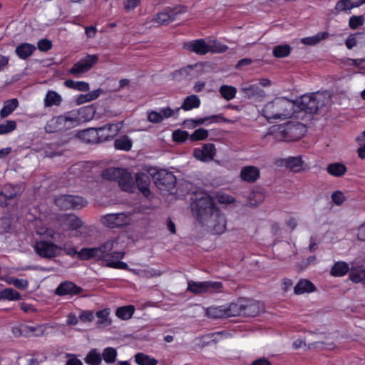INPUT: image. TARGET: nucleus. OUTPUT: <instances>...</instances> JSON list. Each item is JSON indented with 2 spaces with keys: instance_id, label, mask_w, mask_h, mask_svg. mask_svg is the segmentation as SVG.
I'll use <instances>...</instances> for the list:
<instances>
[{
  "instance_id": "1",
  "label": "nucleus",
  "mask_w": 365,
  "mask_h": 365,
  "mask_svg": "<svg viewBox=\"0 0 365 365\" xmlns=\"http://www.w3.org/2000/svg\"><path fill=\"white\" fill-rule=\"evenodd\" d=\"M191 210L193 215L205 225L212 234L220 235L226 230V220L214 206L213 199L205 192L194 195Z\"/></svg>"
},
{
  "instance_id": "2",
  "label": "nucleus",
  "mask_w": 365,
  "mask_h": 365,
  "mask_svg": "<svg viewBox=\"0 0 365 365\" xmlns=\"http://www.w3.org/2000/svg\"><path fill=\"white\" fill-rule=\"evenodd\" d=\"M296 104L294 101L284 98H275L267 103L259 112L268 121L274 120H284L292 118L295 112Z\"/></svg>"
},
{
  "instance_id": "3",
  "label": "nucleus",
  "mask_w": 365,
  "mask_h": 365,
  "mask_svg": "<svg viewBox=\"0 0 365 365\" xmlns=\"http://www.w3.org/2000/svg\"><path fill=\"white\" fill-rule=\"evenodd\" d=\"M103 179L118 182L120 188L125 192L134 193L135 184L132 173L127 168H109L102 172Z\"/></svg>"
},
{
  "instance_id": "4",
  "label": "nucleus",
  "mask_w": 365,
  "mask_h": 365,
  "mask_svg": "<svg viewBox=\"0 0 365 365\" xmlns=\"http://www.w3.org/2000/svg\"><path fill=\"white\" fill-rule=\"evenodd\" d=\"M120 128L119 123L107 124L98 128H91L83 130L80 137L88 143H102L116 136L120 132Z\"/></svg>"
},
{
  "instance_id": "5",
  "label": "nucleus",
  "mask_w": 365,
  "mask_h": 365,
  "mask_svg": "<svg viewBox=\"0 0 365 365\" xmlns=\"http://www.w3.org/2000/svg\"><path fill=\"white\" fill-rule=\"evenodd\" d=\"M36 253L43 258H53L61 256L63 253L73 256L76 253V249L67 244L57 245L51 241L39 240L35 243Z\"/></svg>"
},
{
  "instance_id": "6",
  "label": "nucleus",
  "mask_w": 365,
  "mask_h": 365,
  "mask_svg": "<svg viewBox=\"0 0 365 365\" xmlns=\"http://www.w3.org/2000/svg\"><path fill=\"white\" fill-rule=\"evenodd\" d=\"M331 96L328 91L304 94L298 102L299 107L307 113H314L329 102Z\"/></svg>"
},
{
  "instance_id": "7",
  "label": "nucleus",
  "mask_w": 365,
  "mask_h": 365,
  "mask_svg": "<svg viewBox=\"0 0 365 365\" xmlns=\"http://www.w3.org/2000/svg\"><path fill=\"white\" fill-rule=\"evenodd\" d=\"M117 244L115 240H108L103 246L93 248H83L79 252L76 250L79 259L87 260L94 258L98 260L105 261L108 252H110Z\"/></svg>"
},
{
  "instance_id": "8",
  "label": "nucleus",
  "mask_w": 365,
  "mask_h": 365,
  "mask_svg": "<svg viewBox=\"0 0 365 365\" xmlns=\"http://www.w3.org/2000/svg\"><path fill=\"white\" fill-rule=\"evenodd\" d=\"M155 174V168L148 165L145 166L143 171L138 172L135 174L134 181L135 189L138 188L145 197H148L151 193L150 190V176L154 177Z\"/></svg>"
},
{
  "instance_id": "9",
  "label": "nucleus",
  "mask_w": 365,
  "mask_h": 365,
  "mask_svg": "<svg viewBox=\"0 0 365 365\" xmlns=\"http://www.w3.org/2000/svg\"><path fill=\"white\" fill-rule=\"evenodd\" d=\"M185 12H187V8L184 6L179 5L175 7H170L157 14L152 19V22L157 26L167 25L175 21L178 15Z\"/></svg>"
},
{
  "instance_id": "10",
  "label": "nucleus",
  "mask_w": 365,
  "mask_h": 365,
  "mask_svg": "<svg viewBox=\"0 0 365 365\" xmlns=\"http://www.w3.org/2000/svg\"><path fill=\"white\" fill-rule=\"evenodd\" d=\"M72 117L68 112L62 115L55 116L48 120L45 126V130L48 133H56L63 131L75 127L73 125Z\"/></svg>"
},
{
  "instance_id": "11",
  "label": "nucleus",
  "mask_w": 365,
  "mask_h": 365,
  "mask_svg": "<svg viewBox=\"0 0 365 365\" xmlns=\"http://www.w3.org/2000/svg\"><path fill=\"white\" fill-rule=\"evenodd\" d=\"M66 231H71L70 236L86 237L89 235L91 229L85 225L82 220L76 215H68L65 220Z\"/></svg>"
},
{
  "instance_id": "12",
  "label": "nucleus",
  "mask_w": 365,
  "mask_h": 365,
  "mask_svg": "<svg viewBox=\"0 0 365 365\" xmlns=\"http://www.w3.org/2000/svg\"><path fill=\"white\" fill-rule=\"evenodd\" d=\"M103 223L111 228L130 225L133 222V215L129 212L108 214L103 217Z\"/></svg>"
},
{
  "instance_id": "13",
  "label": "nucleus",
  "mask_w": 365,
  "mask_h": 365,
  "mask_svg": "<svg viewBox=\"0 0 365 365\" xmlns=\"http://www.w3.org/2000/svg\"><path fill=\"white\" fill-rule=\"evenodd\" d=\"M222 289V284L220 282H196L189 281L187 290L195 294H202L205 292H221Z\"/></svg>"
},
{
  "instance_id": "14",
  "label": "nucleus",
  "mask_w": 365,
  "mask_h": 365,
  "mask_svg": "<svg viewBox=\"0 0 365 365\" xmlns=\"http://www.w3.org/2000/svg\"><path fill=\"white\" fill-rule=\"evenodd\" d=\"M98 56L96 54L87 55L86 57L77 61L68 71V73L81 76L83 73L90 71L93 66L97 63Z\"/></svg>"
},
{
  "instance_id": "15",
  "label": "nucleus",
  "mask_w": 365,
  "mask_h": 365,
  "mask_svg": "<svg viewBox=\"0 0 365 365\" xmlns=\"http://www.w3.org/2000/svg\"><path fill=\"white\" fill-rule=\"evenodd\" d=\"M55 204L63 210L81 209L87 205V201L79 196L63 195L55 199Z\"/></svg>"
},
{
  "instance_id": "16",
  "label": "nucleus",
  "mask_w": 365,
  "mask_h": 365,
  "mask_svg": "<svg viewBox=\"0 0 365 365\" xmlns=\"http://www.w3.org/2000/svg\"><path fill=\"white\" fill-rule=\"evenodd\" d=\"M180 108L173 109L170 107H162L157 110H148L147 119L150 123L157 124L178 114Z\"/></svg>"
},
{
  "instance_id": "17",
  "label": "nucleus",
  "mask_w": 365,
  "mask_h": 365,
  "mask_svg": "<svg viewBox=\"0 0 365 365\" xmlns=\"http://www.w3.org/2000/svg\"><path fill=\"white\" fill-rule=\"evenodd\" d=\"M155 182L160 190H170L173 188L176 182V178L173 173L165 170H157L155 169Z\"/></svg>"
},
{
  "instance_id": "18",
  "label": "nucleus",
  "mask_w": 365,
  "mask_h": 365,
  "mask_svg": "<svg viewBox=\"0 0 365 365\" xmlns=\"http://www.w3.org/2000/svg\"><path fill=\"white\" fill-rule=\"evenodd\" d=\"M70 116L72 118L73 125L76 126L82 122H86L92 120L94 118L96 110L93 106H88L79 108L77 110L70 111Z\"/></svg>"
},
{
  "instance_id": "19",
  "label": "nucleus",
  "mask_w": 365,
  "mask_h": 365,
  "mask_svg": "<svg viewBox=\"0 0 365 365\" xmlns=\"http://www.w3.org/2000/svg\"><path fill=\"white\" fill-rule=\"evenodd\" d=\"M220 120H222L224 122L229 121L227 119L225 118L221 114H217L204 118L187 119L184 121V125L188 128H194L198 125H208L212 123H217Z\"/></svg>"
},
{
  "instance_id": "20",
  "label": "nucleus",
  "mask_w": 365,
  "mask_h": 365,
  "mask_svg": "<svg viewBox=\"0 0 365 365\" xmlns=\"http://www.w3.org/2000/svg\"><path fill=\"white\" fill-rule=\"evenodd\" d=\"M216 154L215 146L212 143L204 144L201 147L195 148L194 157L202 162L211 161Z\"/></svg>"
},
{
  "instance_id": "21",
  "label": "nucleus",
  "mask_w": 365,
  "mask_h": 365,
  "mask_svg": "<svg viewBox=\"0 0 365 365\" xmlns=\"http://www.w3.org/2000/svg\"><path fill=\"white\" fill-rule=\"evenodd\" d=\"M124 257V252H113L110 253L108 252L105 262L106 266L115 269H128V264L120 261Z\"/></svg>"
},
{
  "instance_id": "22",
  "label": "nucleus",
  "mask_w": 365,
  "mask_h": 365,
  "mask_svg": "<svg viewBox=\"0 0 365 365\" xmlns=\"http://www.w3.org/2000/svg\"><path fill=\"white\" fill-rule=\"evenodd\" d=\"M240 92H242L246 98H255L257 101H260L266 96L265 92L256 84L242 86Z\"/></svg>"
},
{
  "instance_id": "23",
  "label": "nucleus",
  "mask_w": 365,
  "mask_h": 365,
  "mask_svg": "<svg viewBox=\"0 0 365 365\" xmlns=\"http://www.w3.org/2000/svg\"><path fill=\"white\" fill-rule=\"evenodd\" d=\"M185 48L197 54L204 55L208 53L207 41L204 39L187 42L185 44Z\"/></svg>"
},
{
  "instance_id": "24",
  "label": "nucleus",
  "mask_w": 365,
  "mask_h": 365,
  "mask_svg": "<svg viewBox=\"0 0 365 365\" xmlns=\"http://www.w3.org/2000/svg\"><path fill=\"white\" fill-rule=\"evenodd\" d=\"M81 292V288L71 282L61 283L56 289V294L60 296L74 295Z\"/></svg>"
},
{
  "instance_id": "25",
  "label": "nucleus",
  "mask_w": 365,
  "mask_h": 365,
  "mask_svg": "<svg viewBox=\"0 0 365 365\" xmlns=\"http://www.w3.org/2000/svg\"><path fill=\"white\" fill-rule=\"evenodd\" d=\"M277 165L285 166L292 171L299 172L302 168L303 161L300 156L289 157L285 159L279 160L277 161Z\"/></svg>"
},
{
  "instance_id": "26",
  "label": "nucleus",
  "mask_w": 365,
  "mask_h": 365,
  "mask_svg": "<svg viewBox=\"0 0 365 365\" xmlns=\"http://www.w3.org/2000/svg\"><path fill=\"white\" fill-rule=\"evenodd\" d=\"M260 172L259 168L255 166L244 167L240 172V176L244 181L253 182L259 178Z\"/></svg>"
},
{
  "instance_id": "27",
  "label": "nucleus",
  "mask_w": 365,
  "mask_h": 365,
  "mask_svg": "<svg viewBox=\"0 0 365 365\" xmlns=\"http://www.w3.org/2000/svg\"><path fill=\"white\" fill-rule=\"evenodd\" d=\"M35 45L29 43H21L15 49V53L21 59L25 60L31 56L36 51Z\"/></svg>"
},
{
  "instance_id": "28",
  "label": "nucleus",
  "mask_w": 365,
  "mask_h": 365,
  "mask_svg": "<svg viewBox=\"0 0 365 365\" xmlns=\"http://www.w3.org/2000/svg\"><path fill=\"white\" fill-rule=\"evenodd\" d=\"M63 101L62 96L56 91L49 90L43 98V105L45 108L52 106H59Z\"/></svg>"
},
{
  "instance_id": "29",
  "label": "nucleus",
  "mask_w": 365,
  "mask_h": 365,
  "mask_svg": "<svg viewBox=\"0 0 365 365\" xmlns=\"http://www.w3.org/2000/svg\"><path fill=\"white\" fill-rule=\"evenodd\" d=\"M244 299H239L235 302L225 305L227 317L243 315Z\"/></svg>"
},
{
  "instance_id": "30",
  "label": "nucleus",
  "mask_w": 365,
  "mask_h": 365,
  "mask_svg": "<svg viewBox=\"0 0 365 365\" xmlns=\"http://www.w3.org/2000/svg\"><path fill=\"white\" fill-rule=\"evenodd\" d=\"M243 316L255 317L261 312L260 304L258 302L244 299Z\"/></svg>"
},
{
  "instance_id": "31",
  "label": "nucleus",
  "mask_w": 365,
  "mask_h": 365,
  "mask_svg": "<svg viewBox=\"0 0 365 365\" xmlns=\"http://www.w3.org/2000/svg\"><path fill=\"white\" fill-rule=\"evenodd\" d=\"M349 279L354 283H359L365 280V269L363 266L352 265L349 269Z\"/></svg>"
},
{
  "instance_id": "32",
  "label": "nucleus",
  "mask_w": 365,
  "mask_h": 365,
  "mask_svg": "<svg viewBox=\"0 0 365 365\" xmlns=\"http://www.w3.org/2000/svg\"><path fill=\"white\" fill-rule=\"evenodd\" d=\"M19 106V101L16 98L6 100L4 102L3 107L0 110V116L5 118L11 115Z\"/></svg>"
},
{
  "instance_id": "33",
  "label": "nucleus",
  "mask_w": 365,
  "mask_h": 365,
  "mask_svg": "<svg viewBox=\"0 0 365 365\" xmlns=\"http://www.w3.org/2000/svg\"><path fill=\"white\" fill-rule=\"evenodd\" d=\"M201 103L200 99L196 95H190L186 97L181 106L179 108L185 111H188L200 107Z\"/></svg>"
},
{
  "instance_id": "34",
  "label": "nucleus",
  "mask_w": 365,
  "mask_h": 365,
  "mask_svg": "<svg viewBox=\"0 0 365 365\" xmlns=\"http://www.w3.org/2000/svg\"><path fill=\"white\" fill-rule=\"evenodd\" d=\"M329 36V34L327 31H322L312 36L304 37L301 39V42L304 45L315 46L327 39Z\"/></svg>"
},
{
  "instance_id": "35",
  "label": "nucleus",
  "mask_w": 365,
  "mask_h": 365,
  "mask_svg": "<svg viewBox=\"0 0 365 365\" xmlns=\"http://www.w3.org/2000/svg\"><path fill=\"white\" fill-rule=\"evenodd\" d=\"M103 93V90L98 88L92 91L88 92L86 94H81L76 98V103L77 105H81L85 103L91 102L97 99L100 95Z\"/></svg>"
},
{
  "instance_id": "36",
  "label": "nucleus",
  "mask_w": 365,
  "mask_h": 365,
  "mask_svg": "<svg viewBox=\"0 0 365 365\" xmlns=\"http://www.w3.org/2000/svg\"><path fill=\"white\" fill-rule=\"evenodd\" d=\"M135 310V308L133 305L120 307L117 308L115 315L121 320H128L133 317Z\"/></svg>"
},
{
  "instance_id": "37",
  "label": "nucleus",
  "mask_w": 365,
  "mask_h": 365,
  "mask_svg": "<svg viewBox=\"0 0 365 365\" xmlns=\"http://www.w3.org/2000/svg\"><path fill=\"white\" fill-rule=\"evenodd\" d=\"M347 169L345 165L341 163H334L329 164L327 168V173L334 177H341L344 175Z\"/></svg>"
},
{
  "instance_id": "38",
  "label": "nucleus",
  "mask_w": 365,
  "mask_h": 365,
  "mask_svg": "<svg viewBox=\"0 0 365 365\" xmlns=\"http://www.w3.org/2000/svg\"><path fill=\"white\" fill-rule=\"evenodd\" d=\"M349 264L342 261L336 262L331 269V274L334 277H343L349 272Z\"/></svg>"
},
{
  "instance_id": "39",
  "label": "nucleus",
  "mask_w": 365,
  "mask_h": 365,
  "mask_svg": "<svg viewBox=\"0 0 365 365\" xmlns=\"http://www.w3.org/2000/svg\"><path fill=\"white\" fill-rule=\"evenodd\" d=\"M64 86L68 88L76 91L86 92L90 89L89 83L86 81H75L71 79H67L64 81Z\"/></svg>"
},
{
  "instance_id": "40",
  "label": "nucleus",
  "mask_w": 365,
  "mask_h": 365,
  "mask_svg": "<svg viewBox=\"0 0 365 365\" xmlns=\"http://www.w3.org/2000/svg\"><path fill=\"white\" fill-rule=\"evenodd\" d=\"M206 314L212 319L227 317L225 305L208 307L206 309Z\"/></svg>"
},
{
  "instance_id": "41",
  "label": "nucleus",
  "mask_w": 365,
  "mask_h": 365,
  "mask_svg": "<svg viewBox=\"0 0 365 365\" xmlns=\"http://www.w3.org/2000/svg\"><path fill=\"white\" fill-rule=\"evenodd\" d=\"M314 290V284L309 280L302 279L294 287V292L297 294L312 292Z\"/></svg>"
},
{
  "instance_id": "42",
  "label": "nucleus",
  "mask_w": 365,
  "mask_h": 365,
  "mask_svg": "<svg viewBox=\"0 0 365 365\" xmlns=\"http://www.w3.org/2000/svg\"><path fill=\"white\" fill-rule=\"evenodd\" d=\"M110 314V311L108 308L96 312L97 324L99 327H107L111 324V319L109 317Z\"/></svg>"
},
{
  "instance_id": "43",
  "label": "nucleus",
  "mask_w": 365,
  "mask_h": 365,
  "mask_svg": "<svg viewBox=\"0 0 365 365\" xmlns=\"http://www.w3.org/2000/svg\"><path fill=\"white\" fill-rule=\"evenodd\" d=\"M135 361L138 365H158V361L144 353H138L135 355Z\"/></svg>"
},
{
  "instance_id": "44",
  "label": "nucleus",
  "mask_w": 365,
  "mask_h": 365,
  "mask_svg": "<svg viewBox=\"0 0 365 365\" xmlns=\"http://www.w3.org/2000/svg\"><path fill=\"white\" fill-rule=\"evenodd\" d=\"M84 360L88 365H100L102 356L96 349H93L88 353Z\"/></svg>"
},
{
  "instance_id": "45",
  "label": "nucleus",
  "mask_w": 365,
  "mask_h": 365,
  "mask_svg": "<svg viewBox=\"0 0 365 365\" xmlns=\"http://www.w3.org/2000/svg\"><path fill=\"white\" fill-rule=\"evenodd\" d=\"M115 149L128 151L132 148V141L126 135L117 138L114 142Z\"/></svg>"
},
{
  "instance_id": "46",
  "label": "nucleus",
  "mask_w": 365,
  "mask_h": 365,
  "mask_svg": "<svg viewBox=\"0 0 365 365\" xmlns=\"http://www.w3.org/2000/svg\"><path fill=\"white\" fill-rule=\"evenodd\" d=\"M21 294L14 289L6 288L0 292V299L19 300Z\"/></svg>"
},
{
  "instance_id": "47",
  "label": "nucleus",
  "mask_w": 365,
  "mask_h": 365,
  "mask_svg": "<svg viewBox=\"0 0 365 365\" xmlns=\"http://www.w3.org/2000/svg\"><path fill=\"white\" fill-rule=\"evenodd\" d=\"M219 91L221 96L227 101L235 98L237 93V89L235 87L227 85H222L220 88Z\"/></svg>"
},
{
  "instance_id": "48",
  "label": "nucleus",
  "mask_w": 365,
  "mask_h": 365,
  "mask_svg": "<svg viewBox=\"0 0 365 365\" xmlns=\"http://www.w3.org/2000/svg\"><path fill=\"white\" fill-rule=\"evenodd\" d=\"M291 52V47L287 44L278 45L274 47L272 53L276 58H284L288 56Z\"/></svg>"
},
{
  "instance_id": "49",
  "label": "nucleus",
  "mask_w": 365,
  "mask_h": 365,
  "mask_svg": "<svg viewBox=\"0 0 365 365\" xmlns=\"http://www.w3.org/2000/svg\"><path fill=\"white\" fill-rule=\"evenodd\" d=\"M208 53H223L226 51L228 47L216 40L207 41Z\"/></svg>"
},
{
  "instance_id": "50",
  "label": "nucleus",
  "mask_w": 365,
  "mask_h": 365,
  "mask_svg": "<svg viewBox=\"0 0 365 365\" xmlns=\"http://www.w3.org/2000/svg\"><path fill=\"white\" fill-rule=\"evenodd\" d=\"M101 356L106 363L110 364L115 361L117 351L113 347H107L103 350Z\"/></svg>"
},
{
  "instance_id": "51",
  "label": "nucleus",
  "mask_w": 365,
  "mask_h": 365,
  "mask_svg": "<svg viewBox=\"0 0 365 365\" xmlns=\"http://www.w3.org/2000/svg\"><path fill=\"white\" fill-rule=\"evenodd\" d=\"M9 284H12L18 289H26L29 286V282L24 279H18L13 277H9L6 279Z\"/></svg>"
},
{
  "instance_id": "52",
  "label": "nucleus",
  "mask_w": 365,
  "mask_h": 365,
  "mask_svg": "<svg viewBox=\"0 0 365 365\" xmlns=\"http://www.w3.org/2000/svg\"><path fill=\"white\" fill-rule=\"evenodd\" d=\"M16 128V123L14 120H8L0 124V135L11 133Z\"/></svg>"
},
{
  "instance_id": "53",
  "label": "nucleus",
  "mask_w": 365,
  "mask_h": 365,
  "mask_svg": "<svg viewBox=\"0 0 365 365\" xmlns=\"http://www.w3.org/2000/svg\"><path fill=\"white\" fill-rule=\"evenodd\" d=\"M358 144L357 153L360 158H365V131L362 132L356 139Z\"/></svg>"
},
{
  "instance_id": "54",
  "label": "nucleus",
  "mask_w": 365,
  "mask_h": 365,
  "mask_svg": "<svg viewBox=\"0 0 365 365\" xmlns=\"http://www.w3.org/2000/svg\"><path fill=\"white\" fill-rule=\"evenodd\" d=\"M294 126L290 124H287L286 125H279L278 127L279 132L282 134V137H279L276 135V138L280 140H290V138L287 135L288 133H293Z\"/></svg>"
},
{
  "instance_id": "55",
  "label": "nucleus",
  "mask_w": 365,
  "mask_h": 365,
  "mask_svg": "<svg viewBox=\"0 0 365 365\" xmlns=\"http://www.w3.org/2000/svg\"><path fill=\"white\" fill-rule=\"evenodd\" d=\"M365 23V18L362 15L352 16L349 20V26L351 29H356Z\"/></svg>"
},
{
  "instance_id": "56",
  "label": "nucleus",
  "mask_w": 365,
  "mask_h": 365,
  "mask_svg": "<svg viewBox=\"0 0 365 365\" xmlns=\"http://www.w3.org/2000/svg\"><path fill=\"white\" fill-rule=\"evenodd\" d=\"M208 137V131L203 128L195 130L190 135V139L192 141L202 140Z\"/></svg>"
},
{
  "instance_id": "57",
  "label": "nucleus",
  "mask_w": 365,
  "mask_h": 365,
  "mask_svg": "<svg viewBox=\"0 0 365 365\" xmlns=\"http://www.w3.org/2000/svg\"><path fill=\"white\" fill-rule=\"evenodd\" d=\"M172 138L175 142L182 143L190 138V135L187 131L178 129L173 133Z\"/></svg>"
},
{
  "instance_id": "58",
  "label": "nucleus",
  "mask_w": 365,
  "mask_h": 365,
  "mask_svg": "<svg viewBox=\"0 0 365 365\" xmlns=\"http://www.w3.org/2000/svg\"><path fill=\"white\" fill-rule=\"evenodd\" d=\"M36 232L37 235L45 237L54 238L56 235L54 230L46 227L36 226Z\"/></svg>"
},
{
  "instance_id": "59",
  "label": "nucleus",
  "mask_w": 365,
  "mask_h": 365,
  "mask_svg": "<svg viewBox=\"0 0 365 365\" xmlns=\"http://www.w3.org/2000/svg\"><path fill=\"white\" fill-rule=\"evenodd\" d=\"M354 8L351 0H340L335 6V10L338 12L351 10Z\"/></svg>"
},
{
  "instance_id": "60",
  "label": "nucleus",
  "mask_w": 365,
  "mask_h": 365,
  "mask_svg": "<svg viewBox=\"0 0 365 365\" xmlns=\"http://www.w3.org/2000/svg\"><path fill=\"white\" fill-rule=\"evenodd\" d=\"M251 205H256L264 200V195L259 191H253L249 196Z\"/></svg>"
},
{
  "instance_id": "61",
  "label": "nucleus",
  "mask_w": 365,
  "mask_h": 365,
  "mask_svg": "<svg viewBox=\"0 0 365 365\" xmlns=\"http://www.w3.org/2000/svg\"><path fill=\"white\" fill-rule=\"evenodd\" d=\"M215 199L220 204H230L235 201V199L228 195H226L223 192H217L215 195Z\"/></svg>"
},
{
  "instance_id": "62",
  "label": "nucleus",
  "mask_w": 365,
  "mask_h": 365,
  "mask_svg": "<svg viewBox=\"0 0 365 365\" xmlns=\"http://www.w3.org/2000/svg\"><path fill=\"white\" fill-rule=\"evenodd\" d=\"M331 199L333 202L337 205H341L345 200V196L341 191H336L331 195Z\"/></svg>"
},
{
  "instance_id": "63",
  "label": "nucleus",
  "mask_w": 365,
  "mask_h": 365,
  "mask_svg": "<svg viewBox=\"0 0 365 365\" xmlns=\"http://www.w3.org/2000/svg\"><path fill=\"white\" fill-rule=\"evenodd\" d=\"M356 236L359 240L365 242V220L357 227Z\"/></svg>"
},
{
  "instance_id": "64",
  "label": "nucleus",
  "mask_w": 365,
  "mask_h": 365,
  "mask_svg": "<svg viewBox=\"0 0 365 365\" xmlns=\"http://www.w3.org/2000/svg\"><path fill=\"white\" fill-rule=\"evenodd\" d=\"M67 361L66 365H83L82 361L75 354H67Z\"/></svg>"
}]
</instances>
